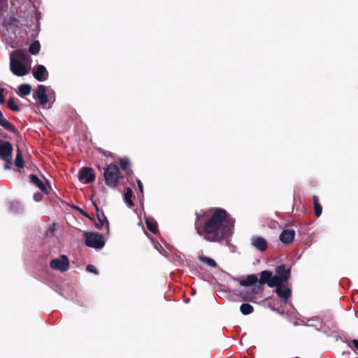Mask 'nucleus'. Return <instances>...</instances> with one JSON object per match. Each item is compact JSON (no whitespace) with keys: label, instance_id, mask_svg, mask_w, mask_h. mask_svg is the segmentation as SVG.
<instances>
[{"label":"nucleus","instance_id":"1","mask_svg":"<svg viewBox=\"0 0 358 358\" xmlns=\"http://www.w3.org/2000/svg\"><path fill=\"white\" fill-rule=\"evenodd\" d=\"M234 220L224 209L217 208L214 210L210 217L207 220L203 227L196 223L197 233L205 240L217 242L227 238L233 233Z\"/></svg>","mask_w":358,"mask_h":358},{"label":"nucleus","instance_id":"2","mask_svg":"<svg viewBox=\"0 0 358 358\" xmlns=\"http://www.w3.org/2000/svg\"><path fill=\"white\" fill-rule=\"evenodd\" d=\"M28 55L22 50H16L10 55V69L17 76H24L29 73V69L23 64L28 59Z\"/></svg>","mask_w":358,"mask_h":358},{"label":"nucleus","instance_id":"3","mask_svg":"<svg viewBox=\"0 0 358 358\" xmlns=\"http://www.w3.org/2000/svg\"><path fill=\"white\" fill-rule=\"evenodd\" d=\"M258 280L257 276L255 274L249 275L247 276L246 279L241 280L240 281V285L244 287H250L249 289L247 292H241V296L246 301H252L255 294H257L260 290V287L259 285H255Z\"/></svg>","mask_w":358,"mask_h":358},{"label":"nucleus","instance_id":"4","mask_svg":"<svg viewBox=\"0 0 358 358\" xmlns=\"http://www.w3.org/2000/svg\"><path fill=\"white\" fill-rule=\"evenodd\" d=\"M103 177L107 186L115 188L116 187L118 180L122 178L118 167L113 164L107 166L104 170Z\"/></svg>","mask_w":358,"mask_h":358},{"label":"nucleus","instance_id":"5","mask_svg":"<svg viewBox=\"0 0 358 358\" xmlns=\"http://www.w3.org/2000/svg\"><path fill=\"white\" fill-rule=\"evenodd\" d=\"M290 268H286L285 265H280L275 268L276 275L272 278V281L268 283V287H274L286 282L290 277Z\"/></svg>","mask_w":358,"mask_h":358},{"label":"nucleus","instance_id":"6","mask_svg":"<svg viewBox=\"0 0 358 358\" xmlns=\"http://www.w3.org/2000/svg\"><path fill=\"white\" fill-rule=\"evenodd\" d=\"M84 236L85 238V244L88 247L100 250L105 245L103 236L100 234L86 231L84 232Z\"/></svg>","mask_w":358,"mask_h":358},{"label":"nucleus","instance_id":"7","mask_svg":"<svg viewBox=\"0 0 358 358\" xmlns=\"http://www.w3.org/2000/svg\"><path fill=\"white\" fill-rule=\"evenodd\" d=\"M50 266L53 270L64 272L69 266V259L64 255H60L59 257L53 259L50 262Z\"/></svg>","mask_w":358,"mask_h":358},{"label":"nucleus","instance_id":"8","mask_svg":"<svg viewBox=\"0 0 358 358\" xmlns=\"http://www.w3.org/2000/svg\"><path fill=\"white\" fill-rule=\"evenodd\" d=\"M12 144L8 141L0 142V158L6 162L10 164L12 162L13 154Z\"/></svg>","mask_w":358,"mask_h":358},{"label":"nucleus","instance_id":"9","mask_svg":"<svg viewBox=\"0 0 358 358\" xmlns=\"http://www.w3.org/2000/svg\"><path fill=\"white\" fill-rule=\"evenodd\" d=\"M78 178L82 182L90 183L94 180L95 176L92 169L84 167L80 171Z\"/></svg>","mask_w":358,"mask_h":358},{"label":"nucleus","instance_id":"10","mask_svg":"<svg viewBox=\"0 0 358 358\" xmlns=\"http://www.w3.org/2000/svg\"><path fill=\"white\" fill-rule=\"evenodd\" d=\"M33 96L38 100L39 104H46L48 102L46 87L42 85H38L37 90L34 92Z\"/></svg>","mask_w":358,"mask_h":358},{"label":"nucleus","instance_id":"11","mask_svg":"<svg viewBox=\"0 0 358 358\" xmlns=\"http://www.w3.org/2000/svg\"><path fill=\"white\" fill-rule=\"evenodd\" d=\"M274 287H276L275 293L283 300L284 303H286L291 296L290 289L283 285V284L275 286Z\"/></svg>","mask_w":358,"mask_h":358},{"label":"nucleus","instance_id":"12","mask_svg":"<svg viewBox=\"0 0 358 358\" xmlns=\"http://www.w3.org/2000/svg\"><path fill=\"white\" fill-rule=\"evenodd\" d=\"M33 76L36 80L43 82L47 80L48 73L46 68L43 65H38L33 72Z\"/></svg>","mask_w":358,"mask_h":358},{"label":"nucleus","instance_id":"13","mask_svg":"<svg viewBox=\"0 0 358 358\" xmlns=\"http://www.w3.org/2000/svg\"><path fill=\"white\" fill-rule=\"evenodd\" d=\"M295 237V231L294 229H284L280 234L279 238L284 244L291 243Z\"/></svg>","mask_w":358,"mask_h":358},{"label":"nucleus","instance_id":"14","mask_svg":"<svg viewBox=\"0 0 358 358\" xmlns=\"http://www.w3.org/2000/svg\"><path fill=\"white\" fill-rule=\"evenodd\" d=\"M252 245L259 251H265L268 248L267 241L260 236H255L251 239Z\"/></svg>","mask_w":358,"mask_h":358},{"label":"nucleus","instance_id":"15","mask_svg":"<svg viewBox=\"0 0 358 358\" xmlns=\"http://www.w3.org/2000/svg\"><path fill=\"white\" fill-rule=\"evenodd\" d=\"M29 182L35 185L41 192L48 193L45 185L36 175L31 174L29 176Z\"/></svg>","mask_w":358,"mask_h":358},{"label":"nucleus","instance_id":"16","mask_svg":"<svg viewBox=\"0 0 358 358\" xmlns=\"http://www.w3.org/2000/svg\"><path fill=\"white\" fill-rule=\"evenodd\" d=\"M272 278H273V275H272V273L271 271H262L260 273V278H259V282L262 285L266 283L267 285L268 286V283H270V282L272 281Z\"/></svg>","mask_w":358,"mask_h":358},{"label":"nucleus","instance_id":"17","mask_svg":"<svg viewBox=\"0 0 358 358\" xmlns=\"http://www.w3.org/2000/svg\"><path fill=\"white\" fill-rule=\"evenodd\" d=\"M92 204H93V206H94V208L96 209V217H97L98 220L99 222H101V220L102 221H106V226L107 229H108L109 223H108V221L106 217L105 216L103 210H100L99 208V207L97 206V205L94 201L92 202Z\"/></svg>","mask_w":358,"mask_h":358},{"label":"nucleus","instance_id":"18","mask_svg":"<svg viewBox=\"0 0 358 358\" xmlns=\"http://www.w3.org/2000/svg\"><path fill=\"white\" fill-rule=\"evenodd\" d=\"M31 87L29 84H22L18 87V94L24 96L30 94Z\"/></svg>","mask_w":358,"mask_h":358},{"label":"nucleus","instance_id":"19","mask_svg":"<svg viewBox=\"0 0 358 358\" xmlns=\"http://www.w3.org/2000/svg\"><path fill=\"white\" fill-rule=\"evenodd\" d=\"M145 224L147 228L152 233H156L157 231V223L155 220L150 219L148 217H145Z\"/></svg>","mask_w":358,"mask_h":358},{"label":"nucleus","instance_id":"20","mask_svg":"<svg viewBox=\"0 0 358 358\" xmlns=\"http://www.w3.org/2000/svg\"><path fill=\"white\" fill-rule=\"evenodd\" d=\"M313 201L315 207V214L317 217H319L322 214V208L319 203V199L317 196H313Z\"/></svg>","mask_w":358,"mask_h":358},{"label":"nucleus","instance_id":"21","mask_svg":"<svg viewBox=\"0 0 358 358\" xmlns=\"http://www.w3.org/2000/svg\"><path fill=\"white\" fill-rule=\"evenodd\" d=\"M132 196H133L132 189L131 188H127L126 189L124 196L125 202L128 204V206L129 207L133 206V205H134L133 201L131 200Z\"/></svg>","mask_w":358,"mask_h":358},{"label":"nucleus","instance_id":"22","mask_svg":"<svg viewBox=\"0 0 358 358\" xmlns=\"http://www.w3.org/2000/svg\"><path fill=\"white\" fill-rule=\"evenodd\" d=\"M240 310L243 315H247L252 313L254 310V308L249 303H243L240 307Z\"/></svg>","mask_w":358,"mask_h":358},{"label":"nucleus","instance_id":"23","mask_svg":"<svg viewBox=\"0 0 358 358\" xmlns=\"http://www.w3.org/2000/svg\"><path fill=\"white\" fill-rule=\"evenodd\" d=\"M15 164V166L19 168H22L24 166L23 159H22V153H21L20 148H17V150Z\"/></svg>","mask_w":358,"mask_h":358},{"label":"nucleus","instance_id":"24","mask_svg":"<svg viewBox=\"0 0 358 358\" xmlns=\"http://www.w3.org/2000/svg\"><path fill=\"white\" fill-rule=\"evenodd\" d=\"M40 50V43L38 41L33 42L29 48V52L31 55L37 54Z\"/></svg>","mask_w":358,"mask_h":358},{"label":"nucleus","instance_id":"25","mask_svg":"<svg viewBox=\"0 0 358 358\" xmlns=\"http://www.w3.org/2000/svg\"><path fill=\"white\" fill-rule=\"evenodd\" d=\"M200 262H203V264H206L211 267H215L216 266V262L213 259L207 257H199Z\"/></svg>","mask_w":358,"mask_h":358},{"label":"nucleus","instance_id":"26","mask_svg":"<svg viewBox=\"0 0 358 358\" xmlns=\"http://www.w3.org/2000/svg\"><path fill=\"white\" fill-rule=\"evenodd\" d=\"M8 107L13 110V111H18L20 110V108L17 106V105L15 103L14 99L13 98H10L8 101Z\"/></svg>","mask_w":358,"mask_h":358},{"label":"nucleus","instance_id":"27","mask_svg":"<svg viewBox=\"0 0 358 358\" xmlns=\"http://www.w3.org/2000/svg\"><path fill=\"white\" fill-rule=\"evenodd\" d=\"M121 168L122 170L125 171L126 172H129L130 170H128L129 166V161L128 159H121L120 162Z\"/></svg>","mask_w":358,"mask_h":358},{"label":"nucleus","instance_id":"28","mask_svg":"<svg viewBox=\"0 0 358 358\" xmlns=\"http://www.w3.org/2000/svg\"><path fill=\"white\" fill-rule=\"evenodd\" d=\"M86 269L88 272L94 273L95 274L97 273V270L94 265H92V264L87 265Z\"/></svg>","mask_w":358,"mask_h":358},{"label":"nucleus","instance_id":"29","mask_svg":"<svg viewBox=\"0 0 358 358\" xmlns=\"http://www.w3.org/2000/svg\"><path fill=\"white\" fill-rule=\"evenodd\" d=\"M137 182V184H138V189L141 194V196H143V184L141 182V181L140 180H136Z\"/></svg>","mask_w":358,"mask_h":358},{"label":"nucleus","instance_id":"30","mask_svg":"<svg viewBox=\"0 0 358 358\" xmlns=\"http://www.w3.org/2000/svg\"><path fill=\"white\" fill-rule=\"evenodd\" d=\"M104 224H106V221H102V220H101V222H99V221L98 220V222H96V223L95 224V227H96V228H97L98 229H101L104 226Z\"/></svg>","mask_w":358,"mask_h":358},{"label":"nucleus","instance_id":"31","mask_svg":"<svg viewBox=\"0 0 358 358\" xmlns=\"http://www.w3.org/2000/svg\"><path fill=\"white\" fill-rule=\"evenodd\" d=\"M4 102H5V100H4V97L3 95V89L0 88V103L3 104V103H4Z\"/></svg>","mask_w":358,"mask_h":358},{"label":"nucleus","instance_id":"32","mask_svg":"<svg viewBox=\"0 0 358 358\" xmlns=\"http://www.w3.org/2000/svg\"><path fill=\"white\" fill-rule=\"evenodd\" d=\"M34 199L36 201H40L41 200V194H35L34 196Z\"/></svg>","mask_w":358,"mask_h":358},{"label":"nucleus","instance_id":"33","mask_svg":"<svg viewBox=\"0 0 358 358\" xmlns=\"http://www.w3.org/2000/svg\"><path fill=\"white\" fill-rule=\"evenodd\" d=\"M352 343L354 346V348L358 350V340L354 339L352 341Z\"/></svg>","mask_w":358,"mask_h":358},{"label":"nucleus","instance_id":"34","mask_svg":"<svg viewBox=\"0 0 358 358\" xmlns=\"http://www.w3.org/2000/svg\"><path fill=\"white\" fill-rule=\"evenodd\" d=\"M50 230L52 231L56 230L55 224H53L51 228H50Z\"/></svg>","mask_w":358,"mask_h":358},{"label":"nucleus","instance_id":"35","mask_svg":"<svg viewBox=\"0 0 358 358\" xmlns=\"http://www.w3.org/2000/svg\"><path fill=\"white\" fill-rule=\"evenodd\" d=\"M357 358H358V357H357Z\"/></svg>","mask_w":358,"mask_h":358}]
</instances>
